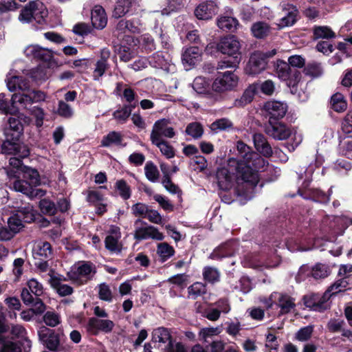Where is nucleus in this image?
Listing matches in <instances>:
<instances>
[{
  "label": "nucleus",
  "instance_id": "nucleus-1",
  "mask_svg": "<svg viewBox=\"0 0 352 352\" xmlns=\"http://www.w3.org/2000/svg\"><path fill=\"white\" fill-rule=\"evenodd\" d=\"M236 149L238 157L230 158L228 166L230 170H235L238 195L244 197L245 200H250L259 181L258 172L265 166L266 162L241 141L237 142Z\"/></svg>",
  "mask_w": 352,
  "mask_h": 352
},
{
  "label": "nucleus",
  "instance_id": "nucleus-2",
  "mask_svg": "<svg viewBox=\"0 0 352 352\" xmlns=\"http://www.w3.org/2000/svg\"><path fill=\"white\" fill-rule=\"evenodd\" d=\"M14 155L16 157H10L9 160V164L12 168H16V170H8V175L10 177H19L21 176L23 179L14 181L12 188L15 191L21 192L31 198L44 196L45 191L34 188L40 183L38 171L36 169L23 166L22 162L19 159L22 157L16 155Z\"/></svg>",
  "mask_w": 352,
  "mask_h": 352
},
{
  "label": "nucleus",
  "instance_id": "nucleus-3",
  "mask_svg": "<svg viewBox=\"0 0 352 352\" xmlns=\"http://www.w3.org/2000/svg\"><path fill=\"white\" fill-rule=\"evenodd\" d=\"M5 137L1 144L2 153L27 157L30 155L28 146L19 142L23 133V126L19 119L10 117L2 129Z\"/></svg>",
  "mask_w": 352,
  "mask_h": 352
},
{
  "label": "nucleus",
  "instance_id": "nucleus-4",
  "mask_svg": "<svg viewBox=\"0 0 352 352\" xmlns=\"http://www.w3.org/2000/svg\"><path fill=\"white\" fill-rule=\"evenodd\" d=\"M217 49L222 54L233 58L232 60H223L218 63L217 69L236 67L241 60V43L234 35H229L222 38L217 44Z\"/></svg>",
  "mask_w": 352,
  "mask_h": 352
},
{
  "label": "nucleus",
  "instance_id": "nucleus-5",
  "mask_svg": "<svg viewBox=\"0 0 352 352\" xmlns=\"http://www.w3.org/2000/svg\"><path fill=\"white\" fill-rule=\"evenodd\" d=\"M276 54L275 49L266 52L261 51H256L253 52L249 59V61L245 68L247 74L256 76L267 68L268 64V58L274 56Z\"/></svg>",
  "mask_w": 352,
  "mask_h": 352
},
{
  "label": "nucleus",
  "instance_id": "nucleus-6",
  "mask_svg": "<svg viewBox=\"0 0 352 352\" xmlns=\"http://www.w3.org/2000/svg\"><path fill=\"white\" fill-rule=\"evenodd\" d=\"M96 273V265L89 261H79L69 272V278L79 284L86 283L93 278Z\"/></svg>",
  "mask_w": 352,
  "mask_h": 352
},
{
  "label": "nucleus",
  "instance_id": "nucleus-7",
  "mask_svg": "<svg viewBox=\"0 0 352 352\" xmlns=\"http://www.w3.org/2000/svg\"><path fill=\"white\" fill-rule=\"evenodd\" d=\"M239 77L234 72H219L212 84V89L217 93H224L234 89L239 83Z\"/></svg>",
  "mask_w": 352,
  "mask_h": 352
},
{
  "label": "nucleus",
  "instance_id": "nucleus-8",
  "mask_svg": "<svg viewBox=\"0 0 352 352\" xmlns=\"http://www.w3.org/2000/svg\"><path fill=\"white\" fill-rule=\"evenodd\" d=\"M35 212L33 207L27 205L20 210L17 214L8 219V227L14 232H19L23 227V222L30 223L34 220Z\"/></svg>",
  "mask_w": 352,
  "mask_h": 352
},
{
  "label": "nucleus",
  "instance_id": "nucleus-9",
  "mask_svg": "<svg viewBox=\"0 0 352 352\" xmlns=\"http://www.w3.org/2000/svg\"><path fill=\"white\" fill-rule=\"evenodd\" d=\"M170 124V120L165 118L156 121L151 133V140L161 141L164 140L163 138H173L175 135V132Z\"/></svg>",
  "mask_w": 352,
  "mask_h": 352
},
{
  "label": "nucleus",
  "instance_id": "nucleus-10",
  "mask_svg": "<svg viewBox=\"0 0 352 352\" xmlns=\"http://www.w3.org/2000/svg\"><path fill=\"white\" fill-rule=\"evenodd\" d=\"M330 274L329 268L327 265L322 263H317L311 269L307 265H302L299 269L296 276L298 281L305 280V277L311 275L314 279H320L327 277Z\"/></svg>",
  "mask_w": 352,
  "mask_h": 352
},
{
  "label": "nucleus",
  "instance_id": "nucleus-11",
  "mask_svg": "<svg viewBox=\"0 0 352 352\" xmlns=\"http://www.w3.org/2000/svg\"><path fill=\"white\" fill-rule=\"evenodd\" d=\"M140 219H138L135 222V232L134 238L137 240H144L152 239L157 241H162L164 239V235L160 232L157 228L152 226L140 227V225L142 224Z\"/></svg>",
  "mask_w": 352,
  "mask_h": 352
},
{
  "label": "nucleus",
  "instance_id": "nucleus-12",
  "mask_svg": "<svg viewBox=\"0 0 352 352\" xmlns=\"http://www.w3.org/2000/svg\"><path fill=\"white\" fill-rule=\"evenodd\" d=\"M294 132V128L290 127L283 122H272L269 121L265 128V133L278 140H284L289 138Z\"/></svg>",
  "mask_w": 352,
  "mask_h": 352
},
{
  "label": "nucleus",
  "instance_id": "nucleus-13",
  "mask_svg": "<svg viewBox=\"0 0 352 352\" xmlns=\"http://www.w3.org/2000/svg\"><path fill=\"white\" fill-rule=\"evenodd\" d=\"M121 236L120 228L117 226H111L104 240L105 248L112 253H120L122 249Z\"/></svg>",
  "mask_w": 352,
  "mask_h": 352
},
{
  "label": "nucleus",
  "instance_id": "nucleus-14",
  "mask_svg": "<svg viewBox=\"0 0 352 352\" xmlns=\"http://www.w3.org/2000/svg\"><path fill=\"white\" fill-rule=\"evenodd\" d=\"M114 327L115 323L111 320L91 317L88 320L87 329L91 334L96 336L100 332L109 333Z\"/></svg>",
  "mask_w": 352,
  "mask_h": 352
},
{
  "label": "nucleus",
  "instance_id": "nucleus-15",
  "mask_svg": "<svg viewBox=\"0 0 352 352\" xmlns=\"http://www.w3.org/2000/svg\"><path fill=\"white\" fill-rule=\"evenodd\" d=\"M25 55L30 59L41 60L45 63L50 62L54 57L52 50L38 45H30L24 50Z\"/></svg>",
  "mask_w": 352,
  "mask_h": 352
},
{
  "label": "nucleus",
  "instance_id": "nucleus-16",
  "mask_svg": "<svg viewBox=\"0 0 352 352\" xmlns=\"http://www.w3.org/2000/svg\"><path fill=\"white\" fill-rule=\"evenodd\" d=\"M263 110L270 117V120L271 119L278 120L285 116L287 111V105L280 101L270 100L265 103Z\"/></svg>",
  "mask_w": 352,
  "mask_h": 352
},
{
  "label": "nucleus",
  "instance_id": "nucleus-17",
  "mask_svg": "<svg viewBox=\"0 0 352 352\" xmlns=\"http://www.w3.org/2000/svg\"><path fill=\"white\" fill-rule=\"evenodd\" d=\"M149 63L155 68H160L167 72L175 70V65L172 63V58L168 52H157L150 57Z\"/></svg>",
  "mask_w": 352,
  "mask_h": 352
},
{
  "label": "nucleus",
  "instance_id": "nucleus-18",
  "mask_svg": "<svg viewBox=\"0 0 352 352\" xmlns=\"http://www.w3.org/2000/svg\"><path fill=\"white\" fill-rule=\"evenodd\" d=\"M41 342L50 350L57 351L60 344L59 336L51 329L45 327L41 328L38 331Z\"/></svg>",
  "mask_w": 352,
  "mask_h": 352
},
{
  "label": "nucleus",
  "instance_id": "nucleus-19",
  "mask_svg": "<svg viewBox=\"0 0 352 352\" xmlns=\"http://www.w3.org/2000/svg\"><path fill=\"white\" fill-rule=\"evenodd\" d=\"M202 50L197 47L186 48L182 54V63L186 70L192 69L201 60Z\"/></svg>",
  "mask_w": 352,
  "mask_h": 352
},
{
  "label": "nucleus",
  "instance_id": "nucleus-20",
  "mask_svg": "<svg viewBox=\"0 0 352 352\" xmlns=\"http://www.w3.org/2000/svg\"><path fill=\"white\" fill-rule=\"evenodd\" d=\"M49 283L57 293L61 296H68L72 294L73 289L68 285L63 283L65 280L63 276L50 270L49 272Z\"/></svg>",
  "mask_w": 352,
  "mask_h": 352
},
{
  "label": "nucleus",
  "instance_id": "nucleus-21",
  "mask_svg": "<svg viewBox=\"0 0 352 352\" xmlns=\"http://www.w3.org/2000/svg\"><path fill=\"white\" fill-rule=\"evenodd\" d=\"M6 82L10 91H25L29 87V81L23 76H18L16 72H11L6 76Z\"/></svg>",
  "mask_w": 352,
  "mask_h": 352
},
{
  "label": "nucleus",
  "instance_id": "nucleus-22",
  "mask_svg": "<svg viewBox=\"0 0 352 352\" xmlns=\"http://www.w3.org/2000/svg\"><path fill=\"white\" fill-rule=\"evenodd\" d=\"M218 12V6L214 1H209L200 3L195 10V14L198 19L208 20Z\"/></svg>",
  "mask_w": 352,
  "mask_h": 352
},
{
  "label": "nucleus",
  "instance_id": "nucleus-23",
  "mask_svg": "<svg viewBox=\"0 0 352 352\" xmlns=\"http://www.w3.org/2000/svg\"><path fill=\"white\" fill-rule=\"evenodd\" d=\"M301 78L302 76L300 72L296 69H294L289 78L285 81L286 82L287 85L290 88L292 94H298L299 99L301 101H305L308 98V94L303 92V96H301L300 94L298 92V87L302 89L304 87V83L301 80Z\"/></svg>",
  "mask_w": 352,
  "mask_h": 352
},
{
  "label": "nucleus",
  "instance_id": "nucleus-24",
  "mask_svg": "<svg viewBox=\"0 0 352 352\" xmlns=\"http://www.w3.org/2000/svg\"><path fill=\"white\" fill-rule=\"evenodd\" d=\"M21 297L23 303L26 305H30L32 304V308L31 309L35 315H40L45 311L46 306L43 302L39 298V297L34 300L33 296L29 292L27 288H23Z\"/></svg>",
  "mask_w": 352,
  "mask_h": 352
},
{
  "label": "nucleus",
  "instance_id": "nucleus-25",
  "mask_svg": "<svg viewBox=\"0 0 352 352\" xmlns=\"http://www.w3.org/2000/svg\"><path fill=\"white\" fill-rule=\"evenodd\" d=\"M5 318L3 315H0V342L2 346L0 347V352H21V349L16 343L5 340L3 333L7 330L5 323Z\"/></svg>",
  "mask_w": 352,
  "mask_h": 352
},
{
  "label": "nucleus",
  "instance_id": "nucleus-26",
  "mask_svg": "<svg viewBox=\"0 0 352 352\" xmlns=\"http://www.w3.org/2000/svg\"><path fill=\"white\" fill-rule=\"evenodd\" d=\"M52 256L51 245L46 241L35 242L32 248L34 259H48Z\"/></svg>",
  "mask_w": 352,
  "mask_h": 352
},
{
  "label": "nucleus",
  "instance_id": "nucleus-27",
  "mask_svg": "<svg viewBox=\"0 0 352 352\" xmlns=\"http://www.w3.org/2000/svg\"><path fill=\"white\" fill-rule=\"evenodd\" d=\"M91 23L97 29H103L107 23V17L104 9L96 6L91 11Z\"/></svg>",
  "mask_w": 352,
  "mask_h": 352
},
{
  "label": "nucleus",
  "instance_id": "nucleus-28",
  "mask_svg": "<svg viewBox=\"0 0 352 352\" xmlns=\"http://www.w3.org/2000/svg\"><path fill=\"white\" fill-rule=\"evenodd\" d=\"M236 245L237 242L236 241H229L224 243L215 249L211 254L210 257L213 259H219L232 256Z\"/></svg>",
  "mask_w": 352,
  "mask_h": 352
},
{
  "label": "nucleus",
  "instance_id": "nucleus-29",
  "mask_svg": "<svg viewBox=\"0 0 352 352\" xmlns=\"http://www.w3.org/2000/svg\"><path fill=\"white\" fill-rule=\"evenodd\" d=\"M11 104L14 109L26 108L28 105L31 104V97L30 96V87L25 91H19L12 96Z\"/></svg>",
  "mask_w": 352,
  "mask_h": 352
},
{
  "label": "nucleus",
  "instance_id": "nucleus-30",
  "mask_svg": "<svg viewBox=\"0 0 352 352\" xmlns=\"http://www.w3.org/2000/svg\"><path fill=\"white\" fill-rule=\"evenodd\" d=\"M31 6L33 11L34 21L38 24L45 23L48 15L46 6L40 1H31Z\"/></svg>",
  "mask_w": 352,
  "mask_h": 352
},
{
  "label": "nucleus",
  "instance_id": "nucleus-31",
  "mask_svg": "<svg viewBox=\"0 0 352 352\" xmlns=\"http://www.w3.org/2000/svg\"><path fill=\"white\" fill-rule=\"evenodd\" d=\"M253 141L256 149L262 155L269 157L272 154V149L265 138L261 133H256L253 136Z\"/></svg>",
  "mask_w": 352,
  "mask_h": 352
},
{
  "label": "nucleus",
  "instance_id": "nucleus-32",
  "mask_svg": "<svg viewBox=\"0 0 352 352\" xmlns=\"http://www.w3.org/2000/svg\"><path fill=\"white\" fill-rule=\"evenodd\" d=\"M272 296L278 298V305L282 314L289 313L295 307L294 299L288 295L275 293Z\"/></svg>",
  "mask_w": 352,
  "mask_h": 352
},
{
  "label": "nucleus",
  "instance_id": "nucleus-33",
  "mask_svg": "<svg viewBox=\"0 0 352 352\" xmlns=\"http://www.w3.org/2000/svg\"><path fill=\"white\" fill-rule=\"evenodd\" d=\"M217 24L220 29L230 32H234L239 25L238 20L229 15H222L219 17Z\"/></svg>",
  "mask_w": 352,
  "mask_h": 352
},
{
  "label": "nucleus",
  "instance_id": "nucleus-34",
  "mask_svg": "<svg viewBox=\"0 0 352 352\" xmlns=\"http://www.w3.org/2000/svg\"><path fill=\"white\" fill-rule=\"evenodd\" d=\"M135 107V103L129 105H124L113 112V117L118 123L124 124L127 121L133 109Z\"/></svg>",
  "mask_w": 352,
  "mask_h": 352
},
{
  "label": "nucleus",
  "instance_id": "nucleus-35",
  "mask_svg": "<svg viewBox=\"0 0 352 352\" xmlns=\"http://www.w3.org/2000/svg\"><path fill=\"white\" fill-rule=\"evenodd\" d=\"M251 32L254 37L263 38L270 34L271 28L267 23L258 21L252 25Z\"/></svg>",
  "mask_w": 352,
  "mask_h": 352
},
{
  "label": "nucleus",
  "instance_id": "nucleus-36",
  "mask_svg": "<svg viewBox=\"0 0 352 352\" xmlns=\"http://www.w3.org/2000/svg\"><path fill=\"white\" fill-rule=\"evenodd\" d=\"M118 28L120 30L125 28L132 33H138L143 30V25L140 19L134 18L130 21L122 20L119 21Z\"/></svg>",
  "mask_w": 352,
  "mask_h": 352
},
{
  "label": "nucleus",
  "instance_id": "nucleus-37",
  "mask_svg": "<svg viewBox=\"0 0 352 352\" xmlns=\"http://www.w3.org/2000/svg\"><path fill=\"white\" fill-rule=\"evenodd\" d=\"M293 71L289 65L283 60H278L275 64L276 75L281 80L285 81L288 79Z\"/></svg>",
  "mask_w": 352,
  "mask_h": 352
},
{
  "label": "nucleus",
  "instance_id": "nucleus-38",
  "mask_svg": "<svg viewBox=\"0 0 352 352\" xmlns=\"http://www.w3.org/2000/svg\"><path fill=\"white\" fill-rule=\"evenodd\" d=\"M122 135L120 132L111 131L104 136L101 141V146L109 147L113 145H122Z\"/></svg>",
  "mask_w": 352,
  "mask_h": 352
},
{
  "label": "nucleus",
  "instance_id": "nucleus-39",
  "mask_svg": "<svg viewBox=\"0 0 352 352\" xmlns=\"http://www.w3.org/2000/svg\"><path fill=\"white\" fill-rule=\"evenodd\" d=\"M109 56V52L108 51H102V57L97 61L94 71L93 76L95 80H98L104 74L107 68V58Z\"/></svg>",
  "mask_w": 352,
  "mask_h": 352
},
{
  "label": "nucleus",
  "instance_id": "nucleus-40",
  "mask_svg": "<svg viewBox=\"0 0 352 352\" xmlns=\"http://www.w3.org/2000/svg\"><path fill=\"white\" fill-rule=\"evenodd\" d=\"M175 254L174 248L166 242L160 243L157 246V254L162 262L167 261Z\"/></svg>",
  "mask_w": 352,
  "mask_h": 352
},
{
  "label": "nucleus",
  "instance_id": "nucleus-41",
  "mask_svg": "<svg viewBox=\"0 0 352 352\" xmlns=\"http://www.w3.org/2000/svg\"><path fill=\"white\" fill-rule=\"evenodd\" d=\"M349 283L346 278H342L331 285L324 294V297L330 298L332 295L345 291Z\"/></svg>",
  "mask_w": 352,
  "mask_h": 352
},
{
  "label": "nucleus",
  "instance_id": "nucleus-42",
  "mask_svg": "<svg viewBox=\"0 0 352 352\" xmlns=\"http://www.w3.org/2000/svg\"><path fill=\"white\" fill-rule=\"evenodd\" d=\"M50 76L49 67L45 64L39 65L30 72V77L35 81H43Z\"/></svg>",
  "mask_w": 352,
  "mask_h": 352
},
{
  "label": "nucleus",
  "instance_id": "nucleus-43",
  "mask_svg": "<svg viewBox=\"0 0 352 352\" xmlns=\"http://www.w3.org/2000/svg\"><path fill=\"white\" fill-rule=\"evenodd\" d=\"M132 5V0H118L113 12V16L120 18L129 12Z\"/></svg>",
  "mask_w": 352,
  "mask_h": 352
},
{
  "label": "nucleus",
  "instance_id": "nucleus-44",
  "mask_svg": "<svg viewBox=\"0 0 352 352\" xmlns=\"http://www.w3.org/2000/svg\"><path fill=\"white\" fill-rule=\"evenodd\" d=\"M152 340L154 342L165 344L170 340V336L168 331L164 327H159L153 330L152 333Z\"/></svg>",
  "mask_w": 352,
  "mask_h": 352
},
{
  "label": "nucleus",
  "instance_id": "nucleus-45",
  "mask_svg": "<svg viewBox=\"0 0 352 352\" xmlns=\"http://www.w3.org/2000/svg\"><path fill=\"white\" fill-rule=\"evenodd\" d=\"M160 151L161 153L167 159L173 158L175 156L173 147L166 140L151 141Z\"/></svg>",
  "mask_w": 352,
  "mask_h": 352
},
{
  "label": "nucleus",
  "instance_id": "nucleus-46",
  "mask_svg": "<svg viewBox=\"0 0 352 352\" xmlns=\"http://www.w3.org/2000/svg\"><path fill=\"white\" fill-rule=\"evenodd\" d=\"M296 14L297 10L292 7L291 10L285 12V15L280 18L279 22L277 23V25L280 28H283L294 25L296 21Z\"/></svg>",
  "mask_w": 352,
  "mask_h": 352
},
{
  "label": "nucleus",
  "instance_id": "nucleus-47",
  "mask_svg": "<svg viewBox=\"0 0 352 352\" xmlns=\"http://www.w3.org/2000/svg\"><path fill=\"white\" fill-rule=\"evenodd\" d=\"M210 127L213 132L218 133L220 131H226L232 129L233 123L228 118H223L213 122Z\"/></svg>",
  "mask_w": 352,
  "mask_h": 352
},
{
  "label": "nucleus",
  "instance_id": "nucleus-48",
  "mask_svg": "<svg viewBox=\"0 0 352 352\" xmlns=\"http://www.w3.org/2000/svg\"><path fill=\"white\" fill-rule=\"evenodd\" d=\"M28 290L32 295L34 294L36 298L41 296L44 293V288L43 285L38 282L36 278H31L27 282Z\"/></svg>",
  "mask_w": 352,
  "mask_h": 352
},
{
  "label": "nucleus",
  "instance_id": "nucleus-49",
  "mask_svg": "<svg viewBox=\"0 0 352 352\" xmlns=\"http://www.w3.org/2000/svg\"><path fill=\"white\" fill-rule=\"evenodd\" d=\"M331 105L336 111L342 112L346 110L347 103L342 94L336 93L331 97Z\"/></svg>",
  "mask_w": 352,
  "mask_h": 352
},
{
  "label": "nucleus",
  "instance_id": "nucleus-50",
  "mask_svg": "<svg viewBox=\"0 0 352 352\" xmlns=\"http://www.w3.org/2000/svg\"><path fill=\"white\" fill-rule=\"evenodd\" d=\"M258 94V87L257 84L253 83L250 85L243 92L241 102L243 104L251 102L256 94Z\"/></svg>",
  "mask_w": 352,
  "mask_h": 352
},
{
  "label": "nucleus",
  "instance_id": "nucleus-51",
  "mask_svg": "<svg viewBox=\"0 0 352 352\" xmlns=\"http://www.w3.org/2000/svg\"><path fill=\"white\" fill-rule=\"evenodd\" d=\"M209 82L206 78L199 76L195 78L192 82V88L198 94H205L208 91Z\"/></svg>",
  "mask_w": 352,
  "mask_h": 352
},
{
  "label": "nucleus",
  "instance_id": "nucleus-52",
  "mask_svg": "<svg viewBox=\"0 0 352 352\" xmlns=\"http://www.w3.org/2000/svg\"><path fill=\"white\" fill-rule=\"evenodd\" d=\"M98 297L100 300L111 302L113 300V293L109 285L105 283H101L98 286Z\"/></svg>",
  "mask_w": 352,
  "mask_h": 352
},
{
  "label": "nucleus",
  "instance_id": "nucleus-53",
  "mask_svg": "<svg viewBox=\"0 0 352 352\" xmlns=\"http://www.w3.org/2000/svg\"><path fill=\"white\" fill-rule=\"evenodd\" d=\"M315 38H331L335 36V33L327 26L316 27L314 30Z\"/></svg>",
  "mask_w": 352,
  "mask_h": 352
},
{
  "label": "nucleus",
  "instance_id": "nucleus-54",
  "mask_svg": "<svg viewBox=\"0 0 352 352\" xmlns=\"http://www.w3.org/2000/svg\"><path fill=\"white\" fill-rule=\"evenodd\" d=\"M203 276L206 281L214 283L219 280V271L212 267H206L203 270Z\"/></svg>",
  "mask_w": 352,
  "mask_h": 352
},
{
  "label": "nucleus",
  "instance_id": "nucleus-55",
  "mask_svg": "<svg viewBox=\"0 0 352 352\" xmlns=\"http://www.w3.org/2000/svg\"><path fill=\"white\" fill-rule=\"evenodd\" d=\"M43 321L46 325L52 327H56L60 323V316L54 311H48L43 316Z\"/></svg>",
  "mask_w": 352,
  "mask_h": 352
},
{
  "label": "nucleus",
  "instance_id": "nucleus-56",
  "mask_svg": "<svg viewBox=\"0 0 352 352\" xmlns=\"http://www.w3.org/2000/svg\"><path fill=\"white\" fill-rule=\"evenodd\" d=\"M144 170L146 177L150 182H156L158 180L160 175L158 169L152 162H148Z\"/></svg>",
  "mask_w": 352,
  "mask_h": 352
},
{
  "label": "nucleus",
  "instance_id": "nucleus-57",
  "mask_svg": "<svg viewBox=\"0 0 352 352\" xmlns=\"http://www.w3.org/2000/svg\"><path fill=\"white\" fill-rule=\"evenodd\" d=\"M186 133L187 135L197 139L203 135L204 129L199 123L192 122L186 126Z\"/></svg>",
  "mask_w": 352,
  "mask_h": 352
},
{
  "label": "nucleus",
  "instance_id": "nucleus-58",
  "mask_svg": "<svg viewBox=\"0 0 352 352\" xmlns=\"http://www.w3.org/2000/svg\"><path fill=\"white\" fill-rule=\"evenodd\" d=\"M116 188L122 199L126 200L130 198L131 188L125 181L122 179L117 181L116 183Z\"/></svg>",
  "mask_w": 352,
  "mask_h": 352
},
{
  "label": "nucleus",
  "instance_id": "nucleus-59",
  "mask_svg": "<svg viewBox=\"0 0 352 352\" xmlns=\"http://www.w3.org/2000/svg\"><path fill=\"white\" fill-rule=\"evenodd\" d=\"M188 298L195 299L206 292L205 285L199 282L195 283L188 288Z\"/></svg>",
  "mask_w": 352,
  "mask_h": 352
},
{
  "label": "nucleus",
  "instance_id": "nucleus-60",
  "mask_svg": "<svg viewBox=\"0 0 352 352\" xmlns=\"http://www.w3.org/2000/svg\"><path fill=\"white\" fill-rule=\"evenodd\" d=\"M305 73L312 78H317L322 74V68L320 63H311L305 67Z\"/></svg>",
  "mask_w": 352,
  "mask_h": 352
},
{
  "label": "nucleus",
  "instance_id": "nucleus-61",
  "mask_svg": "<svg viewBox=\"0 0 352 352\" xmlns=\"http://www.w3.org/2000/svg\"><path fill=\"white\" fill-rule=\"evenodd\" d=\"M39 207L43 213L52 215L56 210V207L52 201L47 199H43L39 202Z\"/></svg>",
  "mask_w": 352,
  "mask_h": 352
},
{
  "label": "nucleus",
  "instance_id": "nucleus-62",
  "mask_svg": "<svg viewBox=\"0 0 352 352\" xmlns=\"http://www.w3.org/2000/svg\"><path fill=\"white\" fill-rule=\"evenodd\" d=\"M11 333L14 338L24 340L27 342V346H30V341L26 338V331L21 325H14L12 327Z\"/></svg>",
  "mask_w": 352,
  "mask_h": 352
},
{
  "label": "nucleus",
  "instance_id": "nucleus-63",
  "mask_svg": "<svg viewBox=\"0 0 352 352\" xmlns=\"http://www.w3.org/2000/svg\"><path fill=\"white\" fill-rule=\"evenodd\" d=\"M258 87V91H261L263 94L271 96L275 90V85L272 80H267L261 83L255 82Z\"/></svg>",
  "mask_w": 352,
  "mask_h": 352
},
{
  "label": "nucleus",
  "instance_id": "nucleus-64",
  "mask_svg": "<svg viewBox=\"0 0 352 352\" xmlns=\"http://www.w3.org/2000/svg\"><path fill=\"white\" fill-rule=\"evenodd\" d=\"M19 19L22 23H31L34 21L33 11L31 2L21 11Z\"/></svg>",
  "mask_w": 352,
  "mask_h": 352
}]
</instances>
